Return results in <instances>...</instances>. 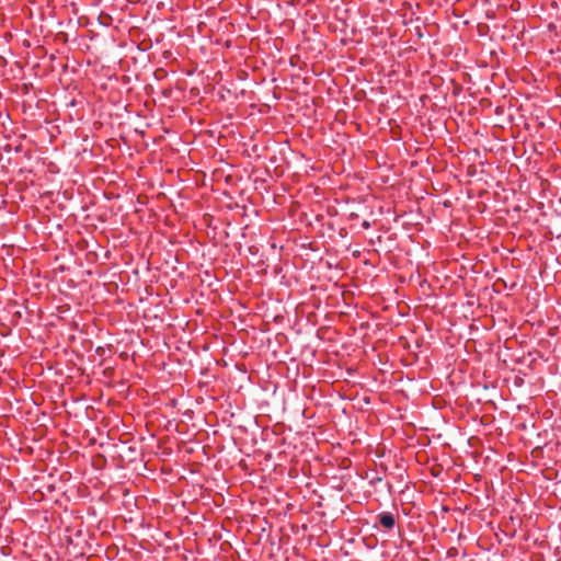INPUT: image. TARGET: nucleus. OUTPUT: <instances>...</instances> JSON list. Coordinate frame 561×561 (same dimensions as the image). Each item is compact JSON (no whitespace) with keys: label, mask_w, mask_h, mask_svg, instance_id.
I'll use <instances>...</instances> for the list:
<instances>
[{"label":"nucleus","mask_w":561,"mask_h":561,"mask_svg":"<svg viewBox=\"0 0 561 561\" xmlns=\"http://www.w3.org/2000/svg\"><path fill=\"white\" fill-rule=\"evenodd\" d=\"M379 524L387 530L393 529L396 525V518L392 513L381 512L377 516Z\"/></svg>","instance_id":"1"},{"label":"nucleus","mask_w":561,"mask_h":561,"mask_svg":"<svg viewBox=\"0 0 561 561\" xmlns=\"http://www.w3.org/2000/svg\"><path fill=\"white\" fill-rule=\"evenodd\" d=\"M363 227H364V228H369V222H368V221H364V222H363Z\"/></svg>","instance_id":"2"}]
</instances>
